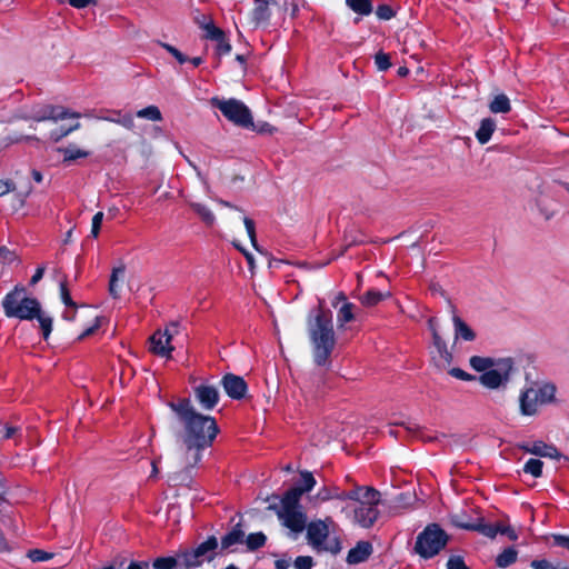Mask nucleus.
<instances>
[{
    "label": "nucleus",
    "instance_id": "obj_22",
    "mask_svg": "<svg viewBox=\"0 0 569 569\" xmlns=\"http://www.w3.org/2000/svg\"><path fill=\"white\" fill-rule=\"evenodd\" d=\"M455 328V339H463L465 341H472L476 337L472 329L456 313L452 316Z\"/></svg>",
    "mask_w": 569,
    "mask_h": 569
},
{
    "label": "nucleus",
    "instance_id": "obj_7",
    "mask_svg": "<svg viewBox=\"0 0 569 569\" xmlns=\"http://www.w3.org/2000/svg\"><path fill=\"white\" fill-rule=\"evenodd\" d=\"M299 501L300 492L289 490L282 497L281 506L277 511L281 523L296 535L302 532L306 528V516L301 511Z\"/></svg>",
    "mask_w": 569,
    "mask_h": 569
},
{
    "label": "nucleus",
    "instance_id": "obj_18",
    "mask_svg": "<svg viewBox=\"0 0 569 569\" xmlns=\"http://www.w3.org/2000/svg\"><path fill=\"white\" fill-rule=\"evenodd\" d=\"M520 448L528 453L539 457H547L551 459H559L561 457L560 452L555 446L548 445L543 441H535L532 443L521 445Z\"/></svg>",
    "mask_w": 569,
    "mask_h": 569
},
{
    "label": "nucleus",
    "instance_id": "obj_49",
    "mask_svg": "<svg viewBox=\"0 0 569 569\" xmlns=\"http://www.w3.org/2000/svg\"><path fill=\"white\" fill-rule=\"evenodd\" d=\"M108 120L121 124L127 129H132L134 127L133 117L131 114H124L121 118Z\"/></svg>",
    "mask_w": 569,
    "mask_h": 569
},
{
    "label": "nucleus",
    "instance_id": "obj_44",
    "mask_svg": "<svg viewBox=\"0 0 569 569\" xmlns=\"http://www.w3.org/2000/svg\"><path fill=\"white\" fill-rule=\"evenodd\" d=\"M60 297H61L62 302L67 307L72 308V309L76 308V303L72 301V299L70 297V293H69L64 282L60 283Z\"/></svg>",
    "mask_w": 569,
    "mask_h": 569
},
{
    "label": "nucleus",
    "instance_id": "obj_15",
    "mask_svg": "<svg viewBox=\"0 0 569 569\" xmlns=\"http://www.w3.org/2000/svg\"><path fill=\"white\" fill-rule=\"evenodd\" d=\"M277 4L276 0H253V9L250 13V20L254 27H267L272 14V7Z\"/></svg>",
    "mask_w": 569,
    "mask_h": 569
},
{
    "label": "nucleus",
    "instance_id": "obj_61",
    "mask_svg": "<svg viewBox=\"0 0 569 569\" xmlns=\"http://www.w3.org/2000/svg\"><path fill=\"white\" fill-rule=\"evenodd\" d=\"M43 273H44V267H39L36 270L34 274L32 276L30 283L33 286L37 282H39L42 279Z\"/></svg>",
    "mask_w": 569,
    "mask_h": 569
},
{
    "label": "nucleus",
    "instance_id": "obj_14",
    "mask_svg": "<svg viewBox=\"0 0 569 569\" xmlns=\"http://www.w3.org/2000/svg\"><path fill=\"white\" fill-rule=\"evenodd\" d=\"M28 118L34 121H59L67 118L78 119L80 118V114L77 112H70L69 110L62 107H53L48 104L33 108Z\"/></svg>",
    "mask_w": 569,
    "mask_h": 569
},
{
    "label": "nucleus",
    "instance_id": "obj_52",
    "mask_svg": "<svg viewBox=\"0 0 569 569\" xmlns=\"http://www.w3.org/2000/svg\"><path fill=\"white\" fill-rule=\"evenodd\" d=\"M31 190H32V188L30 186H27L26 188H23L22 190H20V191H18L16 193V199H17V202H18V208H21L24 204L26 199L31 193Z\"/></svg>",
    "mask_w": 569,
    "mask_h": 569
},
{
    "label": "nucleus",
    "instance_id": "obj_32",
    "mask_svg": "<svg viewBox=\"0 0 569 569\" xmlns=\"http://www.w3.org/2000/svg\"><path fill=\"white\" fill-rule=\"evenodd\" d=\"M154 569H178L183 568L180 566V553L177 557L158 558L153 562Z\"/></svg>",
    "mask_w": 569,
    "mask_h": 569
},
{
    "label": "nucleus",
    "instance_id": "obj_55",
    "mask_svg": "<svg viewBox=\"0 0 569 569\" xmlns=\"http://www.w3.org/2000/svg\"><path fill=\"white\" fill-rule=\"evenodd\" d=\"M553 545L569 550V536L552 535Z\"/></svg>",
    "mask_w": 569,
    "mask_h": 569
},
{
    "label": "nucleus",
    "instance_id": "obj_24",
    "mask_svg": "<svg viewBox=\"0 0 569 569\" xmlns=\"http://www.w3.org/2000/svg\"><path fill=\"white\" fill-rule=\"evenodd\" d=\"M317 498L321 501H328L331 499H338L341 501H348L349 491H341L337 487L333 488H322L318 491Z\"/></svg>",
    "mask_w": 569,
    "mask_h": 569
},
{
    "label": "nucleus",
    "instance_id": "obj_38",
    "mask_svg": "<svg viewBox=\"0 0 569 569\" xmlns=\"http://www.w3.org/2000/svg\"><path fill=\"white\" fill-rule=\"evenodd\" d=\"M266 542V536L262 532L250 533L246 539L248 549L256 550Z\"/></svg>",
    "mask_w": 569,
    "mask_h": 569
},
{
    "label": "nucleus",
    "instance_id": "obj_45",
    "mask_svg": "<svg viewBox=\"0 0 569 569\" xmlns=\"http://www.w3.org/2000/svg\"><path fill=\"white\" fill-rule=\"evenodd\" d=\"M217 42V51L219 54H228L231 51V46L226 39L224 33L222 34L221 39L214 40Z\"/></svg>",
    "mask_w": 569,
    "mask_h": 569
},
{
    "label": "nucleus",
    "instance_id": "obj_37",
    "mask_svg": "<svg viewBox=\"0 0 569 569\" xmlns=\"http://www.w3.org/2000/svg\"><path fill=\"white\" fill-rule=\"evenodd\" d=\"M301 480H302V487H296V488L291 489V490L299 491L300 496L303 492H308V491L312 490V488L316 486V480H315L312 473L309 471L301 472Z\"/></svg>",
    "mask_w": 569,
    "mask_h": 569
},
{
    "label": "nucleus",
    "instance_id": "obj_13",
    "mask_svg": "<svg viewBox=\"0 0 569 569\" xmlns=\"http://www.w3.org/2000/svg\"><path fill=\"white\" fill-rule=\"evenodd\" d=\"M179 332L178 323L172 322L164 330H158L150 337V350L164 358H170L173 351L171 340Z\"/></svg>",
    "mask_w": 569,
    "mask_h": 569
},
{
    "label": "nucleus",
    "instance_id": "obj_16",
    "mask_svg": "<svg viewBox=\"0 0 569 569\" xmlns=\"http://www.w3.org/2000/svg\"><path fill=\"white\" fill-rule=\"evenodd\" d=\"M194 397L203 409L211 410L219 401V391L214 386L202 383L194 388Z\"/></svg>",
    "mask_w": 569,
    "mask_h": 569
},
{
    "label": "nucleus",
    "instance_id": "obj_64",
    "mask_svg": "<svg viewBox=\"0 0 569 569\" xmlns=\"http://www.w3.org/2000/svg\"><path fill=\"white\" fill-rule=\"evenodd\" d=\"M234 246L244 254L249 266L252 268L253 267V256L248 252L247 250H244L242 247H240L238 243L234 242Z\"/></svg>",
    "mask_w": 569,
    "mask_h": 569
},
{
    "label": "nucleus",
    "instance_id": "obj_35",
    "mask_svg": "<svg viewBox=\"0 0 569 569\" xmlns=\"http://www.w3.org/2000/svg\"><path fill=\"white\" fill-rule=\"evenodd\" d=\"M137 117L156 122L162 120L161 111L157 106H149L147 108L140 109L137 112Z\"/></svg>",
    "mask_w": 569,
    "mask_h": 569
},
{
    "label": "nucleus",
    "instance_id": "obj_25",
    "mask_svg": "<svg viewBox=\"0 0 569 569\" xmlns=\"http://www.w3.org/2000/svg\"><path fill=\"white\" fill-rule=\"evenodd\" d=\"M189 206L207 226L214 223L216 216L208 206L200 202H189Z\"/></svg>",
    "mask_w": 569,
    "mask_h": 569
},
{
    "label": "nucleus",
    "instance_id": "obj_34",
    "mask_svg": "<svg viewBox=\"0 0 569 569\" xmlns=\"http://www.w3.org/2000/svg\"><path fill=\"white\" fill-rule=\"evenodd\" d=\"M198 24L206 31V38L210 40L221 39L224 33L220 28L216 27L212 20H208L207 22H200L198 20Z\"/></svg>",
    "mask_w": 569,
    "mask_h": 569
},
{
    "label": "nucleus",
    "instance_id": "obj_53",
    "mask_svg": "<svg viewBox=\"0 0 569 569\" xmlns=\"http://www.w3.org/2000/svg\"><path fill=\"white\" fill-rule=\"evenodd\" d=\"M448 569H468L460 557L453 556L447 562Z\"/></svg>",
    "mask_w": 569,
    "mask_h": 569
},
{
    "label": "nucleus",
    "instance_id": "obj_21",
    "mask_svg": "<svg viewBox=\"0 0 569 569\" xmlns=\"http://www.w3.org/2000/svg\"><path fill=\"white\" fill-rule=\"evenodd\" d=\"M372 552V546L367 541H359L347 556L349 563L356 565L365 561Z\"/></svg>",
    "mask_w": 569,
    "mask_h": 569
},
{
    "label": "nucleus",
    "instance_id": "obj_58",
    "mask_svg": "<svg viewBox=\"0 0 569 569\" xmlns=\"http://www.w3.org/2000/svg\"><path fill=\"white\" fill-rule=\"evenodd\" d=\"M498 533L506 535L510 540H517L518 539L517 532L511 527H506V526L499 525Z\"/></svg>",
    "mask_w": 569,
    "mask_h": 569
},
{
    "label": "nucleus",
    "instance_id": "obj_56",
    "mask_svg": "<svg viewBox=\"0 0 569 569\" xmlns=\"http://www.w3.org/2000/svg\"><path fill=\"white\" fill-rule=\"evenodd\" d=\"M13 191H16V186L12 181L0 179V197Z\"/></svg>",
    "mask_w": 569,
    "mask_h": 569
},
{
    "label": "nucleus",
    "instance_id": "obj_36",
    "mask_svg": "<svg viewBox=\"0 0 569 569\" xmlns=\"http://www.w3.org/2000/svg\"><path fill=\"white\" fill-rule=\"evenodd\" d=\"M542 467L543 462L541 460L529 459L523 466V471L533 476L535 478H539L542 475Z\"/></svg>",
    "mask_w": 569,
    "mask_h": 569
},
{
    "label": "nucleus",
    "instance_id": "obj_2",
    "mask_svg": "<svg viewBox=\"0 0 569 569\" xmlns=\"http://www.w3.org/2000/svg\"><path fill=\"white\" fill-rule=\"evenodd\" d=\"M307 330L315 363L319 367H329L330 356L336 346L330 315L319 308L313 316H309Z\"/></svg>",
    "mask_w": 569,
    "mask_h": 569
},
{
    "label": "nucleus",
    "instance_id": "obj_28",
    "mask_svg": "<svg viewBox=\"0 0 569 569\" xmlns=\"http://www.w3.org/2000/svg\"><path fill=\"white\" fill-rule=\"evenodd\" d=\"M518 558V551L510 547L505 549L501 553H499L496 558V565L499 568H507L510 565L515 563Z\"/></svg>",
    "mask_w": 569,
    "mask_h": 569
},
{
    "label": "nucleus",
    "instance_id": "obj_20",
    "mask_svg": "<svg viewBox=\"0 0 569 569\" xmlns=\"http://www.w3.org/2000/svg\"><path fill=\"white\" fill-rule=\"evenodd\" d=\"M124 273L126 264L123 262H119L118 266L112 268L108 290L109 295L114 299H118L120 297Z\"/></svg>",
    "mask_w": 569,
    "mask_h": 569
},
{
    "label": "nucleus",
    "instance_id": "obj_10",
    "mask_svg": "<svg viewBox=\"0 0 569 569\" xmlns=\"http://www.w3.org/2000/svg\"><path fill=\"white\" fill-rule=\"evenodd\" d=\"M428 328L432 337V350L430 351L431 361L439 370H447L449 369L453 357L447 347V342L436 318H430L428 320Z\"/></svg>",
    "mask_w": 569,
    "mask_h": 569
},
{
    "label": "nucleus",
    "instance_id": "obj_63",
    "mask_svg": "<svg viewBox=\"0 0 569 569\" xmlns=\"http://www.w3.org/2000/svg\"><path fill=\"white\" fill-rule=\"evenodd\" d=\"M273 130H274L273 127L267 122L259 124L257 128V131L260 133H272Z\"/></svg>",
    "mask_w": 569,
    "mask_h": 569
},
{
    "label": "nucleus",
    "instance_id": "obj_29",
    "mask_svg": "<svg viewBox=\"0 0 569 569\" xmlns=\"http://www.w3.org/2000/svg\"><path fill=\"white\" fill-rule=\"evenodd\" d=\"M64 161H73L80 158H87L89 156V151L82 150L78 148L76 144H69L59 150Z\"/></svg>",
    "mask_w": 569,
    "mask_h": 569
},
{
    "label": "nucleus",
    "instance_id": "obj_27",
    "mask_svg": "<svg viewBox=\"0 0 569 569\" xmlns=\"http://www.w3.org/2000/svg\"><path fill=\"white\" fill-rule=\"evenodd\" d=\"M489 109L492 113H507L511 109L510 100L503 93L497 94L490 102Z\"/></svg>",
    "mask_w": 569,
    "mask_h": 569
},
{
    "label": "nucleus",
    "instance_id": "obj_43",
    "mask_svg": "<svg viewBox=\"0 0 569 569\" xmlns=\"http://www.w3.org/2000/svg\"><path fill=\"white\" fill-rule=\"evenodd\" d=\"M103 220V212H97L92 218L91 236L97 238Z\"/></svg>",
    "mask_w": 569,
    "mask_h": 569
},
{
    "label": "nucleus",
    "instance_id": "obj_48",
    "mask_svg": "<svg viewBox=\"0 0 569 569\" xmlns=\"http://www.w3.org/2000/svg\"><path fill=\"white\" fill-rule=\"evenodd\" d=\"M162 47L169 53H171L178 60L179 63H184L187 61V57L182 52H180L177 48H174L173 46L168 44V43H162Z\"/></svg>",
    "mask_w": 569,
    "mask_h": 569
},
{
    "label": "nucleus",
    "instance_id": "obj_23",
    "mask_svg": "<svg viewBox=\"0 0 569 569\" xmlns=\"http://www.w3.org/2000/svg\"><path fill=\"white\" fill-rule=\"evenodd\" d=\"M495 130H496V121L493 119H491V118L482 119L478 130L476 131V138L479 141V143H481V144L487 143L491 139Z\"/></svg>",
    "mask_w": 569,
    "mask_h": 569
},
{
    "label": "nucleus",
    "instance_id": "obj_42",
    "mask_svg": "<svg viewBox=\"0 0 569 569\" xmlns=\"http://www.w3.org/2000/svg\"><path fill=\"white\" fill-rule=\"evenodd\" d=\"M293 565L296 569H311L313 566V560L309 556H299L295 560Z\"/></svg>",
    "mask_w": 569,
    "mask_h": 569
},
{
    "label": "nucleus",
    "instance_id": "obj_8",
    "mask_svg": "<svg viewBox=\"0 0 569 569\" xmlns=\"http://www.w3.org/2000/svg\"><path fill=\"white\" fill-rule=\"evenodd\" d=\"M330 526H333L331 518L311 521L307 526V539L317 551L338 553L341 549L340 542L337 538H330Z\"/></svg>",
    "mask_w": 569,
    "mask_h": 569
},
{
    "label": "nucleus",
    "instance_id": "obj_26",
    "mask_svg": "<svg viewBox=\"0 0 569 569\" xmlns=\"http://www.w3.org/2000/svg\"><path fill=\"white\" fill-rule=\"evenodd\" d=\"M355 306L351 302L345 301L337 312V323L339 328H343L346 323L355 319Z\"/></svg>",
    "mask_w": 569,
    "mask_h": 569
},
{
    "label": "nucleus",
    "instance_id": "obj_31",
    "mask_svg": "<svg viewBox=\"0 0 569 569\" xmlns=\"http://www.w3.org/2000/svg\"><path fill=\"white\" fill-rule=\"evenodd\" d=\"M346 4L356 13L369 16L372 12L370 0H346Z\"/></svg>",
    "mask_w": 569,
    "mask_h": 569
},
{
    "label": "nucleus",
    "instance_id": "obj_19",
    "mask_svg": "<svg viewBox=\"0 0 569 569\" xmlns=\"http://www.w3.org/2000/svg\"><path fill=\"white\" fill-rule=\"evenodd\" d=\"M457 518H458L457 516H451L450 520L455 526H457L459 528L476 530L489 538H495L498 535L499 525L482 523V522L475 525L471 522H461Z\"/></svg>",
    "mask_w": 569,
    "mask_h": 569
},
{
    "label": "nucleus",
    "instance_id": "obj_57",
    "mask_svg": "<svg viewBox=\"0 0 569 569\" xmlns=\"http://www.w3.org/2000/svg\"><path fill=\"white\" fill-rule=\"evenodd\" d=\"M29 557L32 561H46L51 556L40 549H34L29 552Z\"/></svg>",
    "mask_w": 569,
    "mask_h": 569
},
{
    "label": "nucleus",
    "instance_id": "obj_62",
    "mask_svg": "<svg viewBox=\"0 0 569 569\" xmlns=\"http://www.w3.org/2000/svg\"><path fill=\"white\" fill-rule=\"evenodd\" d=\"M93 0H69V3L78 9L86 8L90 3H92Z\"/></svg>",
    "mask_w": 569,
    "mask_h": 569
},
{
    "label": "nucleus",
    "instance_id": "obj_12",
    "mask_svg": "<svg viewBox=\"0 0 569 569\" xmlns=\"http://www.w3.org/2000/svg\"><path fill=\"white\" fill-rule=\"evenodd\" d=\"M217 548L218 540L214 537H210L196 549L180 552V566L183 568L199 567L204 561L213 559Z\"/></svg>",
    "mask_w": 569,
    "mask_h": 569
},
{
    "label": "nucleus",
    "instance_id": "obj_5",
    "mask_svg": "<svg viewBox=\"0 0 569 569\" xmlns=\"http://www.w3.org/2000/svg\"><path fill=\"white\" fill-rule=\"evenodd\" d=\"M469 365L473 370L482 372L479 377V382L492 390L505 388L516 371L515 361L510 357L490 358L472 356L469 359Z\"/></svg>",
    "mask_w": 569,
    "mask_h": 569
},
{
    "label": "nucleus",
    "instance_id": "obj_9",
    "mask_svg": "<svg viewBox=\"0 0 569 569\" xmlns=\"http://www.w3.org/2000/svg\"><path fill=\"white\" fill-rule=\"evenodd\" d=\"M446 532L437 525L427 526L417 537L415 550L422 558L436 556L447 543Z\"/></svg>",
    "mask_w": 569,
    "mask_h": 569
},
{
    "label": "nucleus",
    "instance_id": "obj_11",
    "mask_svg": "<svg viewBox=\"0 0 569 569\" xmlns=\"http://www.w3.org/2000/svg\"><path fill=\"white\" fill-rule=\"evenodd\" d=\"M212 106L217 107L222 114L231 122L240 127H251L252 117L248 107L237 99H218L211 100Z\"/></svg>",
    "mask_w": 569,
    "mask_h": 569
},
{
    "label": "nucleus",
    "instance_id": "obj_33",
    "mask_svg": "<svg viewBox=\"0 0 569 569\" xmlns=\"http://www.w3.org/2000/svg\"><path fill=\"white\" fill-rule=\"evenodd\" d=\"M389 297V293H383L378 290H369L361 298L360 301L366 307H372L379 303L381 300Z\"/></svg>",
    "mask_w": 569,
    "mask_h": 569
},
{
    "label": "nucleus",
    "instance_id": "obj_60",
    "mask_svg": "<svg viewBox=\"0 0 569 569\" xmlns=\"http://www.w3.org/2000/svg\"><path fill=\"white\" fill-rule=\"evenodd\" d=\"M403 426H405L406 430L408 431V433H410L413 437H418L420 428L417 423L408 422Z\"/></svg>",
    "mask_w": 569,
    "mask_h": 569
},
{
    "label": "nucleus",
    "instance_id": "obj_3",
    "mask_svg": "<svg viewBox=\"0 0 569 569\" xmlns=\"http://www.w3.org/2000/svg\"><path fill=\"white\" fill-rule=\"evenodd\" d=\"M4 315L9 318L20 320L37 319L42 329L44 339L52 330V318L41 311L40 302L26 295L23 287L17 286L12 291L6 295L2 300Z\"/></svg>",
    "mask_w": 569,
    "mask_h": 569
},
{
    "label": "nucleus",
    "instance_id": "obj_47",
    "mask_svg": "<svg viewBox=\"0 0 569 569\" xmlns=\"http://www.w3.org/2000/svg\"><path fill=\"white\" fill-rule=\"evenodd\" d=\"M449 373L459 379V380H462V381H471L475 379L473 376L469 375L468 372L463 371L462 369H459V368H451L449 370Z\"/></svg>",
    "mask_w": 569,
    "mask_h": 569
},
{
    "label": "nucleus",
    "instance_id": "obj_41",
    "mask_svg": "<svg viewBox=\"0 0 569 569\" xmlns=\"http://www.w3.org/2000/svg\"><path fill=\"white\" fill-rule=\"evenodd\" d=\"M375 62L380 71H385L390 68V57L385 52H378L375 57Z\"/></svg>",
    "mask_w": 569,
    "mask_h": 569
},
{
    "label": "nucleus",
    "instance_id": "obj_17",
    "mask_svg": "<svg viewBox=\"0 0 569 569\" xmlns=\"http://www.w3.org/2000/svg\"><path fill=\"white\" fill-rule=\"evenodd\" d=\"M222 387L226 393L232 399H242L248 390L243 378L228 373L222 378Z\"/></svg>",
    "mask_w": 569,
    "mask_h": 569
},
{
    "label": "nucleus",
    "instance_id": "obj_50",
    "mask_svg": "<svg viewBox=\"0 0 569 569\" xmlns=\"http://www.w3.org/2000/svg\"><path fill=\"white\" fill-rule=\"evenodd\" d=\"M0 259L3 263H12L17 257L16 253L7 247H0Z\"/></svg>",
    "mask_w": 569,
    "mask_h": 569
},
{
    "label": "nucleus",
    "instance_id": "obj_46",
    "mask_svg": "<svg viewBox=\"0 0 569 569\" xmlns=\"http://www.w3.org/2000/svg\"><path fill=\"white\" fill-rule=\"evenodd\" d=\"M80 128V123L79 122H76L73 126L67 128V129H61L57 132H52L51 133V138L54 140V141H58L60 140L61 138L68 136L69 133H71L72 131L74 130H78Z\"/></svg>",
    "mask_w": 569,
    "mask_h": 569
},
{
    "label": "nucleus",
    "instance_id": "obj_30",
    "mask_svg": "<svg viewBox=\"0 0 569 569\" xmlns=\"http://www.w3.org/2000/svg\"><path fill=\"white\" fill-rule=\"evenodd\" d=\"M244 532L240 526H236L229 533H227L222 540L221 546L223 549L230 548L231 546L239 543L243 540Z\"/></svg>",
    "mask_w": 569,
    "mask_h": 569
},
{
    "label": "nucleus",
    "instance_id": "obj_39",
    "mask_svg": "<svg viewBox=\"0 0 569 569\" xmlns=\"http://www.w3.org/2000/svg\"><path fill=\"white\" fill-rule=\"evenodd\" d=\"M243 223H244V227H246V230H247V233H248V237L250 239V242H251L252 247L257 251H260V249L258 247V242H257L256 226H254L253 220L248 218V217H244L243 218Z\"/></svg>",
    "mask_w": 569,
    "mask_h": 569
},
{
    "label": "nucleus",
    "instance_id": "obj_51",
    "mask_svg": "<svg viewBox=\"0 0 569 569\" xmlns=\"http://www.w3.org/2000/svg\"><path fill=\"white\" fill-rule=\"evenodd\" d=\"M376 13H377L378 18L382 19V20H389L393 17L392 9L386 4L379 6Z\"/></svg>",
    "mask_w": 569,
    "mask_h": 569
},
{
    "label": "nucleus",
    "instance_id": "obj_40",
    "mask_svg": "<svg viewBox=\"0 0 569 569\" xmlns=\"http://www.w3.org/2000/svg\"><path fill=\"white\" fill-rule=\"evenodd\" d=\"M531 567L533 569H569V566H566V565L555 566L553 563H551L550 561H548L546 559L531 561Z\"/></svg>",
    "mask_w": 569,
    "mask_h": 569
},
{
    "label": "nucleus",
    "instance_id": "obj_1",
    "mask_svg": "<svg viewBox=\"0 0 569 569\" xmlns=\"http://www.w3.org/2000/svg\"><path fill=\"white\" fill-rule=\"evenodd\" d=\"M169 407L174 411L183 425V465L194 467L201 459V452L209 447L216 438L219 429L214 418L196 411L189 399L170 402Z\"/></svg>",
    "mask_w": 569,
    "mask_h": 569
},
{
    "label": "nucleus",
    "instance_id": "obj_59",
    "mask_svg": "<svg viewBox=\"0 0 569 569\" xmlns=\"http://www.w3.org/2000/svg\"><path fill=\"white\" fill-rule=\"evenodd\" d=\"M99 327V318L94 317V323L90 326L88 329H86L79 337V339H83L88 336H90L97 328Z\"/></svg>",
    "mask_w": 569,
    "mask_h": 569
},
{
    "label": "nucleus",
    "instance_id": "obj_4",
    "mask_svg": "<svg viewBox=\"0 0 569 569\" xmlns=\"http://www.w3.org/2000/svg\"><path fill=\"white\" fill-rule=\"evenodd\" d=\"M379 502L380 492L378 490L358 486L349 491V499L341 511L355 523L362 528H369L378 519Z\"/></svg>",
    "mask_w": 569,
    "mask_h": 569
},
{
    "label": "nucleus",
    "instance_id": "obj_6",
    "mask_svg": "<svg viewBox=\"0 0 569 569\" xmlns=\"http://www.w3.org/2000/svg\"><path fill=\"white\" fill-rule=\"evenodd\" d=\"M557 388L549 381H533L519 393V411L522 416L538 415L543 406L556 402Z\"/></svg>",
    "mask_w": 569,
    "mask_h": 569
},
{
    "label": "nucleus",
    "instance_id": "obj_54",
    "mask_svg": "<svg viewBox=\"0 0 569 569\" xmlns=\"http://www.w3.org/2000/svg\"><path fill=\"white\" fill-rule=\"evenodd\" d=\"M19 431L16 427L0 425V439H10Z\"/></svg>",
    "mask_w": 569,
    "mask_h": 569
}]
</instances>
